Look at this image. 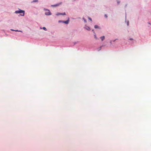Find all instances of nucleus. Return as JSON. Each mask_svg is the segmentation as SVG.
Returning <instances> with one entry per match:
<instances>
[{
	"mask_svg": "<svg viewBox=\"0 0 151 151\" xmlns=\"http://www.w3.org/2000/svg\"><path fill=\"white\" fill-rule=\"evenodd\" d=\"M68 22H69V20H66V21H63V23H65L66 24H68Z\"/></svg>",
	"mask_w": 151,
	"mask_h": 151,
	"instance_id": "5",
	"label": "nucleus"
},
{
	"mask_svg": "<svg viewBox=\"0 0 151 151\" xmlns=\"http://www.w3.org/2000/svg\"><path fill=\"white\" fill-rule=\"evenodd\" d=\"M42 28L44 30H46V29L45 27H43Z\"/></svg>",
	"mask_w": 151,
	"mask_h": 151,
	"instance_id": "10",
	"label": "nucleus"
},
{
	"mask_svg": "<svg viewBox=\"0 0 151 151\" xmlns=\"http://www.w3.org/2000/svg\"><path fill=\"white\" fill-rule=\"evenodd\" d=\"M88 19L89 20H90V21H92V19L90 17H88Z\"/></svg>",
	"mask_w": 151,
	"mask_h": 151,
	"instance_id": "14",
	"label": "nucleus"
},
{
	"mask_svg": "<svg viewBox=\"0 0 151 151\" xmlns=\"http://www.w3.org/2000/svg\"><path fill=\"white\" fill-rule=\"evenodd\" d=\"M45 10L46 11L45 13V15H51V13L49 10L47 9H45Z\"/></svg>",
	"mask_w": 151,
	"mask_h": 151,
	"instance_id": "2",
	"label": "nucleus"
},
{
	"mask_svg": "<svg viewBox=\"0 0 151 151\" xmlns=\"http://www.w3.org/2000/svg\"><path fill=\"white\" fill-rule=\"evenodd\" d=\"M37 1H38L37 0H35L33 1V2H37Z\"/></svg>",
	"mask_w": 151,
	"mask_h": 151,
	"instance_id": "12",
	"label": "nucleus"
},
{
	"mask_svg": "<svg viewBox=\"0 0 151 151\" xmlns=\"http://www.w3.org/2000/svg\"><path fill=\"white\" fill-rule=\"evenodd\" d=\"M101 48V46H100L99 48H98V51L100 50Z\"/></svg>",
	"mask_w": 151,
	"mask_h": 151,
	"instance_id": "9",
	"label": "nucleus"
},
{
	"mask_svg": "<svg viewBox=\"0 0 151 151\" xmlns=\"http://www.w3.org/2000/svg\"><path fill=\"white\" fill-rule=\"evenodd\" d=\"M94 27L95 28H96V29L99 28V26H98V25H95Z\"/></svg>",
	"mask_w": 151,
	"mask_h": 151,
	"instance_id": "7",
	"label": "nucleus"
},
{
	"mask_svg": "<svg viewBox=\"0 0 151 151\" xmlns=\"http://www.w3.org/2000/svg\"><path fill=\"white\" fill-rule=\"evenodd\" d=\"M83 19H84V22H86V20L84 19V18H83Z\"/></svg>",
	"mask_w": 151,
	"mask_h": 151,
	"instance_id": "15",
	"label": "nucleus"
},
{
	"mask_svg": "<svg viewBox=\"0 0 151 151\" xmlns=\"http://www.w3.org/2000/svg\"><path fill=\"white\" fill-rule=\"evenodd\" d=\"M104 16H105V17L106 18H107L108 17L107 15H106V14Z\"/></svg>",
	"mask_w": 151,
	"mask_h": 151,
	"instance_id": "13",
	"label": "nucleus"
},
{
	"mask_svg": "<svg viewBox=\"0 0 151 151\" xmlns=\"http://www.w3.org/2000/svg\"><path fill=\"white\" fill-rule=\"evenodd\" d=\"M56 15L57 16H58L59 15H65V13H58L56 14Z\"/></svg>",
	"mask_w": 151,
	"mask_h": 151,
	"instance_id": "3",
	"label": "nucleus"
},
{
	"mask_svg": "<svg viewBox=\"0 0 151 151\" xmlns=\"http://www.w3.org/2000/svg\"><path fill=\"white\" fill-rule=\"evenodd\" d=\"M130 40H133V39H132V38H130Z\"/></svg>",
	"mask_w": 151,
	"mask_h": 151,
	"instance_id": "17",
	"label": "nucleus"
},
{
	"mask_svg": "<svg viewBox=\"0 0 151 151\" xmlns=\"http://www.w3.org/2000/svg\"><path fill=\"white\" fill-rule=\"evenodd\" d=\"M24 11L20 10H19L16 11H15V13H21V15L23 16L24 15Z\"/></svg>",
	"mask_w": 151,
	"mask_h": 151,
	"instance_id": "1",
	"label": "nucleus"
},
{
	"mask_svg": "<svg viewBox=\"0 0 151 151\" xmlns=\"http://www.w3.org/2000/svg\"><path fill=\"white\" fill-rule=\"evenodd\" d=\"M11 30H12V31H16V32L19 31V32H22V31H18V30H13V29H11Z\"/></svg>",
	"mask_w": 151,
	"mask_h": 151,
	"instance_id": "8",
	"label": "nucleus"
},
{
	"mask_svg": "<svg viewBox=\"0 0 151 151\" xmlns=\"http://www.w3.org/2000/svg\"><path fill=\"white\" fill-rule=\"evenodd\" d=\"M86 29H87V30H89L90 29V28L88 27H85Z\"/></svg>",
	"mask_w": 151,
	"mask_h": 151,
	"instance_id": "6",
	"label": "nucleus"
},
{
	"mask_svg": "<svg viewBox=\"0 0 151 151\" xmlns=\"http://www.w3.org/2000/svg\"><path fill=\"white\" fill-rule=\"evenodd\" d=\"M58 5H59V4H56L55 5H53V6H58Z\"/></svg>",
	"mask_w": 151,
	"mask_h": 151,
	"instance_id": "11",
	"label": "nucleus"
},
{
	"mask_svg": "<svg viewBox=\"0 0 151 151\" xmlns=\"http://www.w3.org/2000/svg\"><path fill=\"white\" fill-rule=\"evenodd\" d=\"M63 21H59V22H63Z\"/></svg>",
	"mask_w": 151,
	"mask_h": 151,
	"instance_id": "16",
	"label": "nucleus"
},
{
	"mask_svg": "<svg viewBox=\"0 0 151 151\" xmlns=\"http://www.w3.org/2000/svg\"><path fill=\"white\" fill-rule=\"evenodd\" d=\"M100 39L102 41H103L105 39V37L104 36H102L101 37Z\"/></svg>",
	"mask_w": 151,
	"mask_h": 151,
	"instance_id": "4",
	"label": "nucleus"
}]
</instances>
